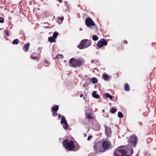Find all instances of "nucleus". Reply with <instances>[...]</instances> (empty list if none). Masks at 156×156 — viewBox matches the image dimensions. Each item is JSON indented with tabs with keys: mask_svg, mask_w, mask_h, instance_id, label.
<instances>
[{
	"mask_svg": "<svg viewBox=\"0 0 156 156\" xmlns=\"http://www.w3.org/2000/svg\"><path fill=\"white\" fill-rule=\"evenodd\" d=\"M112 144L109 141L106 140L103 142L102 143V147H99L95 148V149L97 152H104L106 151L112 149Z\"/></svg>",
	"mask_w": 156,
	"mask_h": 156,
	"instance_id": "nucleus-1",
	"label": "nucleus"
},
{
	"mask_svg": "<svg viewBox=\"0 0 156 156\" xmlns=\"http://www.w3.org/2000/svg\"><path fill=\"white\" fill-rule=\"evenodd\" d=\"M84 62V60L82 59H76L72 58L69 61V66L70 67L75 68L79 67L82 66Z\"/></svg>",
	"mask_w": 156,
	"mask_h": 156,
	"instance_id": "nucleus-2",
	"label": "nucleus"
},
{
	"mask_svg": "<svg viewBox=\"0 0 156 156\" xmlns=\"http://www.w3.org/2000/svg\"><path fill=\"white\" fill-rule=\"evenodd\" d=\"M62 144L63 147L66 150L70 151H75V150H73L75 147V146L74 144V141L72 140L69 141L68 139L63 140Z\"/></svg>",
	"mask_w": 156,
	"mask_h": 156,
	"instance_id": "nucleus-3",
	"label": "nucleus"
},
{
	"mask_svg": "<svg viewBox=\"0 0 156 156\" xmlns=\"http://www.w3.org/2000/svg\"><path fill=\"white\" fill-rule=\"evenodd\" d=\"M91 41L89 40L85 39L81 41L78 47L80 49H82L87 48L91 45Z\"/></svg>",
	"mask_w": 156,
	"mask_h": 156,
	"instance_id": "nucleus-4",
	"label": "nucleus"
},
{
	"mask_svg": "<svg viewBox=\"0 0 156 156\" xmlns=\"http://www.w3.org/2000/svg\"><path fill=\"white\" fill-rule=\"evenodd\" d=\"M137 140V137L134 135H132L129 136L128 142L131 147H134L136 146Z\"/></svg>",
	"mask_w": 156,
	"mask_h": 156,
	"instance_id": "nucleus-5",
	"label": "nucleus"
},
{
	"mask_svg": "<svg viewBox=\"0 0 156 156\" xmlns=\"http://www.w3.org/2000/svg\"><path fill=\"white\" fill-rule=\"evenodd\" d=\"M107 44V41L104 39L102 38L98 42L97 45L98 48H101L104 46L106 45Z\"/></svg>",
	"mask_w": 156,
	"mask_h": 156,
	"instance_id": "nucleus-6",
	"label": "nucleus"
},
{
	"mask_svg": "<svg viewBox=\"0 0 156 156\" xmlns=\"http://www.w3.org/2000/svg\"><path fill=\"white\" fill-rule=\"evenodd\" d=\"M85 23L86 25L88 27L95 25V23L94 21L90 18H87L86 19Z\"/></svg>",
	"mask_w": 156,
	"mask_h": 156,
	"instance_id": "nucleus-7",
	"label": "nucleus"
},
{
	"mask_svg": "<svg viewBox=\"0 0 156 156\" xmlns=\"http://www.w3.org/2000/svg\"><path fill=\"white\" fill-rule=\"evenodd\" d=\"M122 147V146L119 147L117 149H116L114 151H116V153L118 152H119L122 154V156H124L127 154V151L125 149H121L120 147Z\"/></svg>",
	"mask_w": 156,
	"mask_h": 156,
	"instance_id": "nucleus-8",
	"label": "nucleus"
},
{
	"mask_svg": "<svg viewBox=\"0 0 156 156\" xmlns=\"http://www.w3.org/2000/svg\"><path fill=\"white\" fill-rule=\"evenodd\" d=\"M105 133L107 136L110 135L112 133L111 129L110 127L105 126Z\"/></svg>",
	"mask_w": 156,
	"mask_h": 156,
	"instance_id": "nucleus-9",
	"label": "nucleus"
},
{
	"mask_svg": "<svg viewBox=\"0 0 156 156\" xmlns=\"http://www.w3.org/2000/svg\"><path fill=\"white\" fill-rule=\"evenodd\" d=\"M30 45V43H28L23 46V49L25 52H27L29 50Z\"/></svg>",
	"mask_w": 156,
	"mask_h": 156,
	"instance_id": "nucleus-10",
	"label": "nucleus"
},
{
	"mask_svg": "<svg viewBox=\"0 0 156 156\" xmlns=\"http://www.w3.org/2000/svg\"><path fill=\"white\" fill-rule=\"evenodd\" d=\"M57 22L59 24H61L62 23L64 20V17L62 16L61 17H57Z\"/></svg>",
	"mask_w": 156,
	"mask_h": 156,
	"instance_id": "nucleus-11",
	"label": "nucleus"
},
{
	"mask_svg": "<svg viewBox=\"0 0 156 156\" xmlns=\"http://www.w3.org/2000/svg\"><path fill=\"white\" fill-rule=\"evenodd\" d=\"M102 77L105 81H108L110 78L109 76L107 74L105 73L103 74Z\"/></svg>",
	"mask_w": 156,
	"mask_h": 156,
	"instance_id": "nucleus-12",
	"label": "nucleus"
},
{
	"mask_svg": "<svg viewBox=\"0 0 156 156\" xmlns=\"http://www.w3.org/2000/svg\"><path fill=\"white\" fill-rule=\"evenodd\" d=\"M92 96L98 99L100 98V96L96 94V92L95 91H93L92 94Z\"/></svg>",
	"mask_w": 156,
	"mask_h": 156,
	"instance_id": "nucleus-13",
	"label": "nucleus"
},
{
	"mask_svg": "<svg viewBox=\"0 0 156 156\" xmlns=\"http://www.w3.org/2000/svg\"><path fill=\"white\" fill-rule=\"evenodd\" d=\"M52 110L54 112H57L59 109V107L57 105H54L52 107Z\"/></svg>",
	"mask_w": 156,
	"mask_h": 156,
	"instance_id": "nucleus-14",
	"label": "nucleus"
},
{
	"mask_svg": "<svg viewBox=\"0 0 156 156\" xmlns=\"http://www.w3.org/2000/svg\"><path fill=\"white\" fill-rule=\"evenodd\" d=\"M125 90L127 91H129L130 90V87L128 83H126L124 86Z\"/></svg>",
	"mask_w": 156,
	"mask_h": 156,
	"instance_id": "nucleus-15",
	"label": "nucleus"
},
{
	"mask_svg": "<svg viewBox=\"0 0 156 156\" xmlns=\"http://www.w3.org/2000/svg\"><path fill=\"white\" fill-rule=\"evenodd\" d=\"M91 82L93 83H97L98 82V80L97 78L95 77H93L91 79Z\"/></svg>",
	"mask_w": 156,
	"mask_h": 156,
	"instance_id": "nucleus-16",
	"label": "nucleus"
},
{
	"mask_svg": "<svg viewBox=\"0 0 156 156\" xmlns=\"http://www.w3.org/2000/svg\"><path fill=\"white\" fill-rule=\"evenodd\" d=\"M67 122L65 119V117L64 116H62L61 119V124H63L65 122Z\"/></svg>",
	"mask_w": 156,
	"mask_h": 156,
	"instance_id": "nucleus-17",
	"label": "nucleus"
},
{
	"mask_svg": "<svg viewBox=\"0 0 156 156\" xmlns=\"http://www.w3.org/2000/svg\"><path fill=\"white\" fill-rule=\"evenodd\" d=\"M87 118L90 120H91L92 121H93L94 119L93 116L90 115V114H88V115H87Z\"/></svg>",
	"mask_w": 156,
	"mask_h": 156,
	"instance_id": "nucleus-18",
	"label": "nucleus"
},
{
	"mask_svg": "<svg viewBox=\"0 0 156 156\" xmlns=\"http://www.w3.org/2000/svg\"><path fill=\"white\" fill-rule=\"evenodd\" d=\"M19 43V40L18 39H16L14 40L12 42L13 44H17Z\"/></svg>",
	"mask_w": 156,
	"mask_h": 156,
	"instance_id": "nucleus-19",
	"label": "nucleus"
},
{
	"mask_svg": "<svg viewBox=\"0 0 156 156\" xmlns=\"http://www.w3.org/2000/svg\"><path fill=\"white\" fill-rule=\"evenodd\" d=\"M48 40L50 42H53L55 41V39L53 37H48Z\"/></svg>",
	"mask_w": 156,
	"mask_h": 156,
	"instance_id": "nucleus-20",
	"label": "nucleus"
},
{
	"mask_svg": "<svg viewBox=\"0 0 156 156\" xmlns=\"http://www.w3.org/2000/svg\"><path fill=\"white\" fill-rule=\"evenodd\" d=\"M63 58V56L62 55L58 54L55 57V59H58L59 58Z\"/></svg>",
	"mask_w": 156,
	"mask_h": 156,
	"instance_id": "nucleus-21",
	"label": "nucleus"
},
{
	"mask_svg": "<svg viewBox=\"0 0 156 156\" xmlns=\"http://www.w3.org/2000/svg\"><path fill=\"white\" fill-rule=\"evenodd\" d=\"M63 124V126L64 129H68V124L67 122H65Z\"/></svg>",
	"mask_w": 156,
	"mask_h": 156,
	"instance_id": "nucleus-22",
	"label": "nucleus"
},
{
	"mask_svg": "<svg viewBox=\"0 0 156 156\" xmlns=\"http://www.w3.org/2000/svg\"><path fill=\"white\" fill-rule=\"evenodd\" d=\"M92 38V39L94 41H96L98 39V37L95 35H93Z\"/></svg>",
	"mask_w": 156,
	"mask_h": 156,
	"instance_id": "nucleus-23",
	"label": "nucleus"
},
{
	"mask_svg": "<svg viewBox=\"0 0 156 156\" xmlns=\"http://www.w3.org/2000/svg\"><path fill=\"white\" fill-rule=\"evenodd\" d=\"M105 96L107 98H109L111 100H112L113 98V96L110 95L108 93H106L105 94Z\"/></svg>",
	"mask_w": 156,
	"mask_h": 156,
	"instance_id": "nucleus-24",
	"label": "nucleus"
},
{
	"mask_svg": "<svg viewBox=\"0 0 156 156\" xmlns=\"http://www.w3.org/2000/svg\"><path fill=\"white\" fill-rule=\"evenodd\" d=\"M58 35V33L57 32H54L52 37L55 39Z\"/></svg>",
	"mask_w": 156,
	"mask_h": 156,
	"instance_id": "nucleus-25",
	"label": "nucleus"
},
{
	"mask_svg": "<svg viewBox=\"0 0 156 156\" xmlns=\"http://www.w3.org/2000/svg\"><path fill=\"white\" fill-rule=\"evenodd\" d=\"M116 111V109L115 108H112L110 110V112L112 113H114Z\"/></svg>",
	"mask_w": 156,
	"mask_h": 156,
	"instance_id": "nucleus-26",
	"label": "nucleus"
},
{
	"mask_svg": "<svg viewBox=\"0 0 156 156\" xmlns=\"http://www.w3.org/2000/svg\"><path fill=\"white\" fill-rule=\"evenodd\" d=\"M118 115L119 117L120 118H122L123 116V115L122 113L120 112H119L118 114Z\"/></svg>",
	"mask_w": 156,
	"mask_h": 156,
	"instance_id": "nucleus-27",
	"label": "nucleus"
},
{
	"mask_svg": "<svg viewBox=\"0 0 156 156\" xmlns=\"http://www.w3.org/2000/svg\"><path fill=\"white\" fill-rule=\"evenodd\" d=\"M128 149L129 151V154L130 155H132L133 153V149L131 147H130Z\"/></svg>",
	"mask_w": 156,
	"mask_h": 156,
	"instance_id": "nucleus-28",
	"label": "nucleus"
},
{
	"mask_svg": "<svg viewBox=\"0 0 156 156\" xmlns=\"http://www.w3.org/2000/svg\"><path fill=\"white\" fill-rule=\"evenodd\" d=\"M4 33L5 34V35L6 37H8L9 36V31L7 30H5L4 31Z\"/></svg>",
	"mask_w": 156,
	"mask_h": 156,
	"instance_id": "nucleus-29",
	"label": "nucleus"
},
{
	"mask_svg": "<svg viewBox=\"0 0 156 156\" xmlns=\"http://www.w3.org/2000/svg\"><path fill=\"white\" fill-rule=\"evenodd\" d=\"M30 58H32L33 60H37L38 59V57L37 56H31L30 57Z\"/></svg>",
	"mask_w": 156,
	"mask_h": 156,
	"instance_id": "nucleus-30",
	"label": "nucleus"
},
{
	"mask_svg": "<svg viewBox=\"0 0 156 156\" xmlns=\"http://www.w3.org/2000/svg\"><path fill=\"white\" fill-rule=\"evenodd\" d=\"M119 153H116V151H114L113 153V156H123L118 155Z\"/></svg>",
	"mask_w": 156,
	"mask_h": 156,
	"instance_id": "nucleus-31",
	"label": "nucleus"
},
{
	"mask_svg": "<svg viewBox=\"0 0 156 156\" xmlns=\"http://www.w3.org/2000/svg\"><path fill=\"white\" fill-rule=\"evenodd\" d=\"M4 20L3 18L0 17V23H3L4 22Z\"/></svg>",
	"mask_w": 156,
	"mask_h": 156,
	"instance_id": "nucleus-32",
	"label": "nucleus"
},
{
	"mask_svg": "<svg viewBox=\"0 0 156 156\" xmlns=\"http://www.w3.org/2000/svg\"><path fill=\"white\" fill-rule=\"evenodd\" d=\"M44 62L45 63L47 64L46 65V66H48L49 65L50 63L48 62L47 60H44Z\"/></svg>",
	"mask_w": 156,
	"mask_h": 156,
	"instance_id": "nucleus-33",
	"label": "nucleus"
},
{
	"mask_svg": "<svg viewBox=\"0 0 156 156\" xmlns=\"http://www.w3.org/2000/svg\"><path fill=\"white\" fill-rule=\"evenodd\" d=\"M52 115L54 117H56L57 115V112H52Z\"/></svg>",
	"mask_w": 156,
	"mask_h": 156,
	"instance_id": "nucleus-34",
	"label": "nucleus"
},
{
	"mask_svg": "<svg viewBox=\"0 0 156 156\" xmlns=\"http://www.w3.org/2000/svg\"><path fill=\"white\" fill-rule=\"evenodd\" d=\"M98 60H94L93 59H91V63H94L95 62H98Z\"/></svg>",
	"mask_w": 156,
	"mask_h": 156,
	"instance_id": "nucleus-35",
	"label": "nucleus"
},
{
	"mask_svg": "<svg viewBox=\"0 0 156 156\" xmlns=\"http://www.w3.org/2000/svg\"><path fill=\"white\" fill-rule=\"evenodd\" d=\"M92 138V136H89L87 139V140H90Z\"/></svg>",
	"mask_w": 156,
	"mask_h": 156,
	"instance_id": "nucleus-36",
	"label": "nucleus"
},
{
	"mask_svg": "<svg viewBox=\"0 0 156 156\" xmlns=\"http://www.w3.org/2000/svg\"><path fill=\"white\" fill-rule=\"evenodd\" d=\"M104 115L105 117H107L108 115V114L107 113H106L104 114Z\"/></svg>",
	"mask_w": 156,
	"mask_h": 156,
	"instance_id": "nucleus-37",
	"label": "nucleus"
},
{
	"mask_svg": "<svg viewBox=\"0 0 156 156\" xmlns=\"http://www.w3.org/2000/svg\"><path fill=\"white\" fill-rule=\"evenodd\" d=\"M123 43L125 44H127L128 43V42L126 40H124L123 41Z\"/></svg>",
	"mask_w": 156,
	"mask_h": 156,
	"instance_id": "nucleus-38",
	"label": "nucleus"
},
{
	"mask_svg": "<svg viewBox=\"0 0 156 156\" xmlns=\"http://www.w3.org/2000/svg\"><path fill=\"white\" fill-rule=\"evenodd\" d=\"M64 3L66 6H67V2L66 1L64 2Z\"/></svg>",
	"mask_w": 156,
	"mask_h": 156,
	"instance_id": "nucleus-39",
	"label": "nucleus"
},
{
	"mask_svg": "<svg viewBox=\"0 0 156 156\" xmlns=\"http://www.w3.org/2000/svg\"><path fill=\"white\" fill-rule=\"evenodd\" d=\"M83 96V94H81L80 95V97L81 98Z\"/></svg>",
	"mask_w": 156,
	"mask_h": 156,
	"instance_id": "nucleus-40",
	"label": "nucleus"
},
{
	"mask_svg": "<svg viewBox=\"0 0 156 156\" xmlns=\"http://www.w3.org/2000/svg\"><path fill=\"white\" fill-rule=\"evenodd\" d=\"M60 117H61V115L60 114V115H59L58 116V119H59L60 118Z\"/></svg>",
	"mask_w": 156,
	"mask_h": 156,
	"instance_id": "nucleus-41",
	"label": "nucleus"
},
{
	"mask_svg": "<svg viewBox=\"0 0 156 156\" xmlns=\"http://www.w3.org/2000/svg\"><path fill=\"white\" fill-rule=\"evenodd\" d=\"M38 69H41V67H39V65H38Z\"/></svg>",
	"mask_w": 156,
	"mask_h": 156,
	"instance_id": "nucleus-42",
	"label": "nucleus"
},
{
	"mask_svg": "<svg viewBox=\"0 0 156 156\" xmlns=\"http://www.w3.org/2000/svg\"><path fill=\"white\" fill-rule=\"evenodd\" d=\"M105 112V110H104V109H103V110H102V112Z\"/></svg>",
	"mask_w": 156,
	"mask_h": 156,
	"instance_id": "nucleus-43",
	"label": "nucleus"
},
{
	"mask_svg": "<svg viewBox=\"0 0 156 156\" xmlns=\"http://www.w3.org/2000/svg\"><path fill=\"white\" fill-rule=\"evenodd\" d=\"M86 85V84H83V86L84 87H85V85Z\"/></svg>",
	"mask_w": 156,
	"mask_h": 156,
	"instance_id": "nucleus-44",
	"label": "nucleus"
},
{
	"mask_svg": "<svg viewBox=\"0 0 156 156\" xmlns=\"http://www.w3.org/2000/svg\"><path fill=\"white\" fill-rule=\"evenodd\" d=\"M84 136H86V133L84 134Z\"/></svg>",
	"mask_w": 156,
	"mask_h": 156,
	"instance_id": "nucleus-45",
	"label": "nucleus"
}]
</instances>
